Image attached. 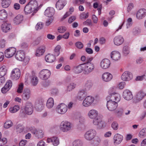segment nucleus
<instances>
[{
  "instance_id": "nucleus-1",
  "label": "nucleus",
  "mask_w": 146,
  "mask_h": 146,
  "mask_svg": "<svg viewBox=\"0 0 146 146\" xmlns=\"http://www.w3.org/2000/svg\"><path fill=\"white\" fill-rule=\"evenodd\" d=\"M72 127L71 123L68 121H63L60 125V129L63 132H67L70 130Z\"/></svg>"
},
{
  "instance_id": "nucleus-2",
  "label": "nucleus",
  "mask_w": 146,
  "mask_h": 146,
  "mask_svg": "<svg viewBox=\"0 0 146 146\" xmlns=\"http://www.w3.org/2000/svg\"><path fill=\"white\" fill-rule=\"evenodd\" d=\"M84 73L88 74L93 72L95 66L93 63L84 64Z\"/></svg>"
},
{
  "instance_id": "nucleus-3",
  "label": "nucleus",
  "mask_w": 146,
  "mask_h": 146,
  "mask_svg": "<svg viewBox=\"0 0 146 146\" xmlns=\"http://www.w3.org/2000/svg\"><path fill=\"white\" fill-rule=\"evenodd\" d=\"M118 104L115 101H113L111 100L107 102V107L108 109L111 111L115 110L117 108Z\"/></svg>"
},
{
  "instance_id": "nucleus-4",
  "label": "nucleus",
  "mask_w": 146,
  "mask_h": 146,
  "mask_svg": "<svg viewBox=\"0 0 146 146\" xmlns=\"http://www.w3.org/2000/svg\"><path fill=\"white\" fill-rule=\"evenodd\" d=\"M51 72L49 70L47 69H44L40 72L39 77L42 79L46 80L49 78Z\"/></svg>"
},
{
  "instance_id": "nucleus-5",
  "label": "nucleus",
  "mask_w": 146,
  "mask_h": 146,
  "mask_svg": "<svg viewBox=\"0 0 146 146\" xmlns=\"http://www.w3.org/2000/svg\"><path fill=\"white\" fill-rule=\"evenodd\" d=\"M67 106L66 105L63 103L59 104L56 108L58 112L60 114L65 113L67 110Z\"/></svg>"
},
{
  "instance_id": "nucleus-6",
  "label": "nucleus",
  "mask_w": 146,
  "mask_h": 146,
  "mask_svg": "<svg viewBox=\"0 0 146 146\" xmlns=\"http://www.w3.org/2000/svg\"><path fill=\"white\" fill-rule=\"evenodd\" d=\"M96 131L94 129H90L86 132L84 135V137L87 140H92L96 135Z\"/></svg>"
},
{
  "instance_id": "nucleus-7",
  "label": "nucleus",
  "mask_w": 146,
  "mask_h": 146,
  "mask_svg": "<svg viewBox=\"0 0 146 146\" xmlns=\"http://www.w3.org/2000/svg\"><path fill=\"white\" fill-rule=\"evenodd\" d=\"M28 3L30 5L33 10V13L32 15H34V13H36L40 9V6H38V2L35 0H31Z\"/></svg>"
},
{
  "instance_id": "nucleus-8",
  "label": "nucleus",
  "mask_w": 146,
  "mask_h": 146,
  "mask_svg": "<svg viewBox=\"0 0 146 146\" xmlns=\"http://www.w3.org/2000/svg\"><path fill=\"white\" fill-rule=\"evenodd\" d=\"M21 72L19 69L16 68L12 70L11 77L12 80H16L19 78Z\"/></svg>"
},
{
  "instance_id": "nucleus-9",
  "label": "nucleus",
  "mask_w": 146,
  "mask_h": 146,
  "mask_svg": "<svg viewBox=\"0 0 146 146\" xmlns=\"http://www.w3.org/2000/svg\"><path fill=\"white\" fill-rule=\"evenodd\" d=\"M94 100V97L90 96H88L84 100L83 105L85 107H88L92 104Z\"/></svg>"
},
{
  "instance_id": "nucleus-10",
  "label": "nucleus",
  "mask_w": 146,
  "mask_h": 146,
  "mask_svg": "<svg viewBox=\"0 0 146 146\" xmlns=\"http://www.w3.org/2000/svg\"><path fill=\"white\" fill-rule=\"evenodd\" d=\"M16 51V49L14 47L9 48L5 50V56L7 58L11 57L15 54Z\"/></svg>"
},
{
  "instance_id": "nucleus-11",
  "label": "nucleus",
  "mask_w": 146,
  "mask_h": 146,
  "mask_svg": "<svg viewBox=\"0 0 146 146\" xmlns=\"http://www.w3.org/2000/svg\"><path fill=\"white\" fill-rule=\"evenodd\" d=\"M25 112L26 113L29 115L31 114L33 112V107L32 103L28 102L26 103L25 107Z\"/></svg>"
},
{
  "instance_id": "nucleus-12",
  "label": "nucleus",
  "mask_w": 146,
  "mask_h": 146,
  "mask_svg": "<svg viewBox=\"0 0 146 146\" xmlns=\"http://www.w3.org/2000/svg\"><path fill=\"white\" fill-rule=\"evenodd\" d=\"M133 78L132 74L129 71H126L122 74L121 76V79L122 80L124 81H129Z\"/></svg>"
},
{
  "instance_id": "nucleus-13",
  "label": "nucleus",
  "mask_w": 146,
  "mask_h": 146,
  "mask_svg": "<svg viewBox=\"0 0 146 146\" xmlns=\"http://www.w3.org/2000/svg\"><path fill=\"white\" fill-rule=\"evenodd\" d=\"M146 95V93L143 91L142 90L139 91L136 95L135 99L134 100L135 102L136 103L139 102Z\"/></svg>"
},
{
  "instance_id": "nucleus-14",
  "label": "nucleus",
  "mask_w": 146,
  "mask_h": 146,
  "mask_svg": "<svg viewBox=\"0 0 146 146\" xmlns=\"http://www.w3.org/2000/svg\"><path fill=\"white\" fill-rule=\"evenodd\" d=\"M123 98L127 100H131L133 97L131 92L127 90H124L123 93Z\"/></svg>"
},
{
  "instance_id": "nucleus-15",
  "label": "nucleus",
  "mask_w": 146,
  "mask_h": 146,
  "mask_svg": "<svg viewBox=\"0 0 146 146\" xmlns=\"http://www.w3.org/2000/svg\"><path fill=\"white\" fill-rule=\"evenodd\" d=\"M31 131L32 133L38 138L43 137L44 133L41 130H37L35 129H34L31 130Z\"/></svg>"
},
{
  "instance_id": "nucleus-16",
  "label": "nucleus",
  "mask_w": 146,
  "mask_h": 146,
  "mask_svg": "<svg viewBox=\"0 0 146 146\" xmlns=\"http://www.w3.org/2000/svg\"><path fill=\"white\" fill-rule=\"evenodd\" d=\"M12 85V83L10 80L6 82L5 86L2 88L1 91L3 93H5L10 89Z\"/></svg>"
},
{
  "instance_id": "nucleus-17",
  "label": "nucleus",
  "mask_w": 146,
  "mask_h": 146,
  "mask_svg": "<svg viewBox=\"0 0 146 146\" xmlns=\"http://www.w3.org/2000/svg\"><path fill=\"white\" fill-rule=\"evenodd\" d=\"M86 96L87 92L84 89H81L79 91L77 98L79 100H82Z\"/></svg>"
},
{
  "instance_id": "nucleus-18",
  "label": "nucleus",
  "mask_w": 146,
  "mask_h": 146,
  "mask_svg": "<svg viewBox=\"0 0 146 146\" xmlns=\"http://www.w3.org/2000/svg\"><path fill=\"white\" fill-rule=\"evenodd\" d=\"M146 15V10L144 9H139L137 12L136 17L137 19H143Z\"/></svg>"
},
{
  "instance_id": "nucleus-19",
  "label": "nucleus",
  "mask_w": 146,
  "mask_h": 146,
  "mask_svg": "<svg viewBox=\"0 0 146 146\" xmlns=\"http://www.w3.org/2000/svg\"><path fill=\"white\" fill-rule=\"evenodd\" d=\"M55 13V10L52 7H48L45 10L44 14L49 17H52Z\"/></svg>"
},
{
  "instance_id": "nucleus-20",
  "label": "nucleus",
  "mask_w": 146,
  "mask_h": 146,
  "mask_svg": "<svg viewBox=\"0 0 146 146\" xmlns=\"http://www.w3.org/2000/svg\"><path fill=\"white\" fill-rule=\"evenodd\" d=\"M93 122L94 125L98 126L99 128H102L103 126L102 119L99 116L94 119Z\"/></svg>"
},
{
  "instance_id": "nucleus-21",
  "label": "nucleus",
  "mask_w": 146,
  "mask_h": 146,
  "mask_svg": "<svg viewBox=\"0 0 146 146\" xmlns=\"http://www.w3.org/2000/svg\"><path fill=\"white\" fill-rule=\"evenodd\" d=\"M16 58L18 60L22 61L25 58V54L23 50H20L17 51L15 55Z\"/></svg>"
},
{
  "instance_id": "nucleus-22",
  "label": "nucleus",
  "mask_w": 146,
  "mask_h": 146,
  "mask_svg": "<svg viewBox=\"0 0 146 146\" xmlns=\"http://www.w3.org/2000/svg\"><path fill=\"white\" fill-rule=\"evenodd\" d=\"M121 57L120 53L118 51H114L111 54V57L115 61H117L119 60Z\"/></svg>"
},
{
  "instance_id": "nucleus-23",
  "label": "nucleus",
  "mask_w": 146,
  "mask_h": 146,
  "mask_svg": "<svg viewBox=\"0 0 146 146\" xmlns=\"http://www.w3.org/2000/svg\"><path fill=\"white\" fill-rule=\"evenodd\" d=\"M110 64L109 60L107 59H104L101 61V66L103 69H106L110 67Z\"/></svg>"
},
{
  "instance_id": "nucleus-24",
  "label": "nucleus",
  "mask_w": 146,
  "mask_h": 146,
  "mask_svg": "<svg viewBox=\"0 0 146 146\" xmlns=\"http://www.w3.org/2000/svg\"><path fill=\"white\" fill-rule=\"evenodd\" d=\"M124 41V39L121 36H115L114 38V44L116 45H119L121 44Z\"/></svg>"
},
{
  "instance_id": "nucleus-25",
  "label": "nucleus",
  "mask_w": 146,
  "mask_h": 146,
  "mask_svg": "<svg viewBox=\"0 0 146 146\" xmlns=\"http://www.w3.org/2000/svg\"><path fill=\"white\" fill-rule=\"evenodd\" d=\"M43 102L42 99H40L36 102L35 108L38 111L42 110L43 107Z\"/></svg>"
},
{
  "instance_id": "nucleus-26",
  "label": "nucleus",
  "mask_w": 146,
  "mask_h": 146,
  "mask_svg": "<svg viewBox=\"0 0 146 146\" xmlns=\"http://www.w3.org/2000/svg\"><path fill=\"white\" fill-rule=\"evenodd\" d=\"M24 129L25 127L23 124H19L15 126L14 129L17 134H19L23 132Z\"/></svg>"
},
{
  "instance_id": "nucleus-27",
  "label": "nucleus",
  "mask_w": 146,
  "mask_h": 146,
  "mask_svg": "<svg viewBox=\"0 0 146 146\" xmlns=\"http://www.w3.org/2000/svg\"><path fill=\"white\" fill-rule=\"evenodd\" d=\"M66 4L65 0H59L56 4V8L58 10L62 9Z\"/></svg>"
},
{
  "instance_id": "nucleus-28",
  "label": "nucleus",
  "mask_w": 146,
  "mask_h": 146,
  "mask_svg": "<svg viewBox=\"0 0 146 146\" xmlns=\"http://www.w3.org/2000/svg\"><path fill=\"white\" fill-rule=\"evenodd\" d=\"M11 27L10 24L6 22H4L2 25L1 29L3 32L7 33L10 30Z\"/></svg>"
},
{
  "instance_id": "nucleus-29",
  "label": "nucleus",
  "mask_w": 146,
  "mask_h": 146,
  "mask_svg": "<svg viewBox=\"0 0 146 146\" xmlns=\"http://www.w3.org/2000/svg\"><path fill=\"white\" fill-rule=\"evenodd\" d=\"M112 75L108 72L105 73L102 76V78L104 81L107 82L110 81L112 79Z\"/></svg>"
},
{
  "instance_id": "nucleus-30",
  "label": "nucleus",
  "mask_w": 146,
  "mask_h": 146,
  "mask_svg": "<svg viewBox=\"0 0 146 146\" xmlns=\"http://www.w3.org/2000/svg\"><path fill=\"white\" fill-rule=\"evenodd\" d=\"M45 48V47L44 45H42L40 46L36 50V56H39L42 55L44 52Z\"/></svg>"
},
{
  "instance_id": "nucleus-31",
  "label": "nucleus",
  "mask_w": 146,
  "mask_h": 146,
  "mask_svg": "<svg viewBox=\"0 0 146 146\" xmlns=\"http://www.w3.org/2000/svg\"><path fill=\"white\" fill-rule=\"evenodd\" d=\"M47 142L48 143L52 142L53 145L54 146H57L59 143V139L56 137H53L51 138H48Z\"/></svg>"
},
{
  "instance_id": "nucleus-32",
  "label": "nucleus",
  "mask_w": 146,
  "mask_h": 146,
  "mask_svg": "<svg viewBox=\"0 0 146 146\" xmlns=\"http://www.w3.org/2000/svg\"><path fill=\"white\" fill-rule=\"evenodd\" d=\"M23 20V16L22 15H19L14 19V23L15 24L18 25L20 24Z\"/></svg>"
},
{
  "instance_id": "nucleus-33",
  "label": "nucleus",
  "mask_w": 146,
  "mask_h": 146,
  "mask_svg": "<svg viewBox=\"0 0 146 146\" xmlns=\"http://www.w3.org/2000/svg\"><path fill=\"white\" fill-rule=\"evenodd\" d=\"M30 90L28 89H24L22 95L23 98L25 100H27L30 98Z\"/></svg>"
},
{
  "instance_id": "nucleus-34",
  "label": "nucleus",
  "mask_w": 146,
  "mask_h": 146,
  "mask_svg": "<svg viewBox=\"0 0 146 146\" xmlns=\"http://www.w3.org/2000/svg\"><path fill=\"white\" fill-rule=\"evenodd\" d=\"M123 139L122 136L118 133L116 134L114 137V142L117 144L120 143Z\"/></svg>"
},
{
  "instance_id": "nucleus-35",
  "label": "nucleus",
  "mask_w": 146,
  "mask_h": 146,
  "mask_svg": "<svg viewBox=\"0 0 146 146\" xmlns=\"http://www.w3.org/2000/svg\"><path fill=\"white\" fill-rule=\"evenodd\" d=\"M110 100H112L113 101H115L117 103L120 100V95L118 93L112 94L111 95Z\"/></svg>"
},
{
  "instance_id": "nucleus-36",
  "label": "nucleus",
  "mask_w": 146,
  "mask_h": 146,
  "mask_svg": "<svg viewBox=\"0 0 146 146\" xmlns=\"http://www.w3.org/2000/svg\"><path fill=\"white\" fill-rule=\"evenodd\" d=\"M88 115L89 117L92 119H94L97 116H98V112L95 110H90L88 113Z\"/></svg>"
},
{
  "instance_id": "nucleus-37",
  "label": "nucleus",
  "mask_w": 146,
  "mask_h": 146,
  "mask_svg": "<svg viewBox=\"0 0 146 146\" xmlns=\"http://www.w3.org/2000/svg\"><path fill=\"white\" fill-rule=\"evenodd\" d=\"M55 56L54 55L48 54L45 56V60L47 62H52L55 59Z\"/></svg>"
},
{
  "instance_id": "nucleus-38",
  "label": "nucleus",
  "mask_w": 146,
  "mask_h": 146,
  "mask_svg": "<svg viewBox=\"0 0 146 146\" xmlns=\"http://www.w3.org/2000/svg\"><path fill=\"white\" fill-rule=\"evenodd\" d=\"M82 65H83L82 64L73 67L72 68L73 72L76 74L80 73L83 70V67Z\"/></svg>"
},
{
  "instance_id": "nucleus-39",
  "label": "nucleus",
  "mask_w": 146,
  "mask_h": 146,
  "mask_svg": "<svg viewBox=\"0 0 146 146\" xmlns=\"http://www.w3.org/2000/svg\"><path fill=\"white\" fill-rule=\"evenodd\" d=\"M101 142L100 138L98 136H96L91 141V144L94 146H97Z\"/></svg>"
},
{
  "instance_id": "nucleus-40",
  "label": "nucleus",
  "mask_w": 146,
  "mask_h": 146,
  "mask_svg": "<svg viewBox=\"0 0 146 146\" xmlns=\"http://www.w3.org/2000/svg\"><path fill=\"white\" fill-rule=\"evenodd\" d=\"M33 9L29 4H27L25 7L24 11L26 14H28L32 12H33Z\"/></svg>"
},
{
  "instance_id": "nucleus-41",
  "label": "nucleus",
  "mask_w": 146,
  "mask_h": 146,
  "mask_svg": "<svg viewBox=\"0 0 146 146\" xmlns=\"http://www.w3.org/2000/svg\"><path fill=\"white\" fill-rule=\"evenodd\" d=\"M54 104L53 99L52 98H50L47 101L46 106L48 108H51L53 107Z\"/></svg>"
},
{
  "instance_id": "nucleus-42",
  "label": "nucleus",
  "mask_w": 146,
  "mask_h": 146,
  "mask_svg": "<svg viewBox=\"0 0 146 146\" xmlns=\"http://www.w3.org/2000/svg\"><path fill=\"white\" fill-rule=\"evenodd\" d=\"M7 17V14L4 9L0 11V19L4 20L6 19Z\"/></svg>"
},
{
  "instance_id": "nucleus-43",
  "label": "nucleus",
  "mask_w": 146,
  "mask_h": 146,
  "mask_svg": "<svg viewBox=\"0 0 146 146\" xmlns=\"http://www.w3.org/2000/svg\"><path fill=\"white\" fill-rule=\"evenodd\" d=\"M2 6L3 8H7L10 5L11 1L9 0H1Z\"/></svg>"
},
{
  "instance_id": "nucleus-44",
  "label": "nucleus",
  "mask_w": 146,
  "mask_h": 146,
  "mask_svg": "<svg viewBox=\"0 0 146 146\" xmlns=\"http://www.w3.org/2000/svg\"><path fill=\"white\" fill-rule=\"evenodd\" d=\"M129 47L127 46H124L123 48L122 51V53L123 55L126 56L129 54Z\"/></svg>"
},
{
  "instance_id": "nucleus-45",
  "label": "nucleus",
  "mask_w": 146,
  "mask_h": 146,
  "mask_svg": "<svg viewBox=\"0 0 146 146\" xmlns=\"http://www.w3.org/2000/svg\"><path fill=\"white\" fill-rule=\"evenodd\" d=\"M76 85L73 82L69 84L67 86L66 91L70 92L74 89L76 87Z\"/></svg>"
},
{
  "instance_id": "nucleus-46",
  "label": "nucleus",
  "mask_w": 146,
  "mask_h": 146,
  "mask_svg": "<svg viewBox=\"0 0 146 146\" xmlns=\"http://www.w3.org/2000/svg\"><path fill=\"white\" fill-rule=\"evenodd\" d=\"M7 72L6 67L5 66H3L0 68V75L2 76H5Z\"/></svg>"
},
{
  "instance_id": "nucleus-47",
  "label": "nucleus",
  "mask_w": 146,
  "mask_h": 146,
  "mask_svg": "<svg viewBox=\"0 0 146 146\" xmlns=\"http://www.w3.org/2000/svg\"><path fill=\"white\" fill-rule=\"evenodd\" d=\"M13 125L12 122L10 120H7L4 123V127L6 129H8L11 127Z\"/></svg>"
},
{
  "instance_id": "nucleus-48",
  "label": "nucleus",
  "mask_w": 146,
  "mask_h": 146,
  "mask_svg": "<svg viewBox=\"0 0 146 146\" xmlns=\"http://www.w3.org/2000/svg\"><path fill=\"white\" fill-rule=\"evenodd\" d=\"M115 113H117V116L118 117H120L123 115L124 111L122 108H119L115 111Z\"/></svg>"
},
{
  "instance_id": "nucleus-49",
  "label": "nucleus",
  "mask_w": 146,
  "mask_h": 146,
  "mask_svg": "<svg viewBox=\"0 0 146 146\" xmlns=\"http://www.w3.org/2000/svg\"><path fill=\"white\" fill-rule=\"evenodd\" d=\"M20 108L19 106L16 105L13 108H11L9 109L10 112L11 113H15L19 110Z\"/></svg>"
},
{
  "instance_id": "nucleus-50",
  "label": "nucleus",
  "mask_w": 146,
  "mask_h": 146,
  "mask_svg": "<svg viewBox=\"0 0 146 146\" xmlns=\"http://www.w3.org/2000/svg\"><path fill=\"white\" fill-rule=\"evenodd\" d=\"M61 48L60 46L58 45H57L54 49V56H58L60 54V50Z\"/></svg>"
},
{
  "instance_id": "nucleus-51",
  "label": "nucleus",
  "mask_w": 146,
  "mask_h": 146,
  "mask_svg": "<svg viewBox=\"0 0 146 146\" xmlns=\"http://www.w3.org/2000/svg\"><path fill=\"white\" fill-rule=\"evenodd\" d=\"M146 135V128L142 129L139 134V136L141 138H143Z\"/></svg>"
},
{
  "instance_id": "nucleus-52",
  "label": "nucleus",
  "mask_w": 146,
  "mask_h": 146,
  "mask_svg": "<svg viewBox=\"0 0 146 146\" xmlns=\"http://www.w3.org/2000/svg\"><path fill=\"white\" fill-rule=\"evenodd\" d=\"M141 30L139 28L135 27L134 28L133 30V34L135 36L141 33Z\"/></svg>"
},
{
  "instance_id": "nucleus-53",
  "label": "nucleus",
  "mask_w": 146,
  "mask_h": 146,
  "mask_svg": "<svg viewBox=\"0 0 146 146\" xmlns=\"http://www.w3.org/2000/svg\"><path fill=\"white\" fill-rule=\"evenodd\" d=\"M82 144V141L79 140H76L73 142V146H81Z\"/></svg>"
},
{
  "instance_id": "nucleus-54",
  "label": "nucleus",
  "mask_w": 146,
  "mask_h": 146,
  "mask_svg": "<svg viewBox=\"0 0 146 146\" xmlns=\"http://www.w3.org/2000/svg\"><path fill=\"white\" fill-rule=\"evenodd\" d=\"M76 47L79 49H82L84 46L83 44L81 42L78 41L76 42L75 44Z\"/></svg>"
},
{
  "instance_id": "nucleus-55",
  "label": "nucleus",
  "mask_w": 146,
  "mask_h": 146,
  "mask_svg": "<svg viewBox=\"0 0 146 146\" xmlns=\"http://www.w3.org/2000/svg\"><path fill=\"white\" fill-rule=\"evenodd\" d=\"M58 90L56 88H54L50 90V93L52 96H55L58 93Z\"/></svg>"
},
{
  "instance_id": "nucleus-56",
  "label": "nucleus",
  "mask_w": 146,
  "mask_h": 146,
  "mask_svg": "<svg viewBox=\"0 0 146 146\" xmlns=\"http://www.w3.org/2000/svg\"><path fill=\"white\" fill-rule=\"evenodd\" d=\"M38 81V78L36 77H33L31 80V83L34 86H36L37 84Z\"/></svg>"
},
{
  "instance_id": "nucleus-57",
  "label": "nucleus",
  "mask_w": 146,
  "mask_h": 146,
  "mask_svg": "<svg viewBox=\"0 0 146 146\" xmlns=\"http://www.w3.org/2000/svg\"><path fill=\"white\" fill-rule=\"evenodd\" d=\"M83 24L88 26H92L93 25L92 21L90 19H87L86 21L83 23Z\"/></svg>"
},
{
  "instance_id": "nucleus-58",
  "label": "nucleus",
  "mask_w": 146,
  "mask_h": 146,
  "mask_svg": "<svg viewBox=\"0 0 146 146\" xmlns=\"http://www.w3.org/2000/svg\"><path fill=\"white\" fill-rule=\"evenodd\" d=\"M66 30V28L65 27L61 26L58 27V32L60 33H63Z\"/></svg>"
},
{
  "instance_id": "nucleus-59",
  "label": "nucleus",
  "mask_w": 146,
  "mask_h": 146,
  "mask_svg": "<svg viewBox=\"0 0 146 146\" xmlns=\"http://www.w3.org/2000/svg\"><path fill=\"white\" fill-rule=\"evenodd\" d=\"M132 24V20L131 18H129L127 19V23L126 24V27L127 29L130 27Z\"/></svg>"
},
{
  "instance_id": "nucleus-60",
  "label": "nucleus",
  "mask_w": 146,
  "mask_h": 146,
  "mask_svg": "<svg viewBox=\"0 0 146 146\" xmlns=\"http://www.w3.org/2000/svg\"><path fill=\"white\" fill-rule=\"evenodd\" d=\"M23 84L21 83L19 85L18 88L17 92L18 93H21L23 92Z\"/></svg>"
},
{
  "instance_id": "nucleus-61",
  "label": "nucleus",
  "mask_w": 146,
  "mask_h": 146,
  "mask_svg": "<svg viewBox=\"0 0 146 146\" xmlns=\"http://www.w3.org/2000/svg\"><path fill=\"white\" fill-rule=\"evenodd\" d=\"M43 25L42 23L41 22H39L36 25L35 28L37 30H40L43 28Z\"/></svg>"
},
{
  "instance_id": "nucleus-62",
  "label": "nucleus",
  "mask_w": 146,
  "mask_h": 146,
  "mask_svg": "<svg viewBox=\"0 0 146 146\" xmlns=\"http://www.w3.org/2000/svg\"><path fill=\"white\" fill-rule=\"evenodd\" d=\"M93 85V84L90 81H87L85 84V87L87 89H89Z\"/></svg>"
},
{
  "instance_id": "nucleus-63",
  "label": "nucleus",
  "mask_w": 146,
  "mask_h": 146,
  "mask_svg": "<svg viewBox=\"0 0 146 146\" xmlns=\"http://www.w3.org/2000/svg\"><path fill=\"white\" fill-rule=\"evenodd\" d=\"M111 127L113 129L116 130L118 128V124L116 122L114 121L111 124Z\"/></svg>"
},
{
  "instance_id": "nucleus-64",
  "label": "nucleus",
  "mask_w": 146,
  "mask_h": 146,
  "mask_svg": "<svg viewBox=\"0 0 146 146\" xmlns=\"http://www.w3.org/2000/svg\"><path fill=\"white\" fill-rule=\"evenodd\" d=\"M88 17V13H82L80 15V18L81 19H86Z\"/></svg>"
}]
</instances>
